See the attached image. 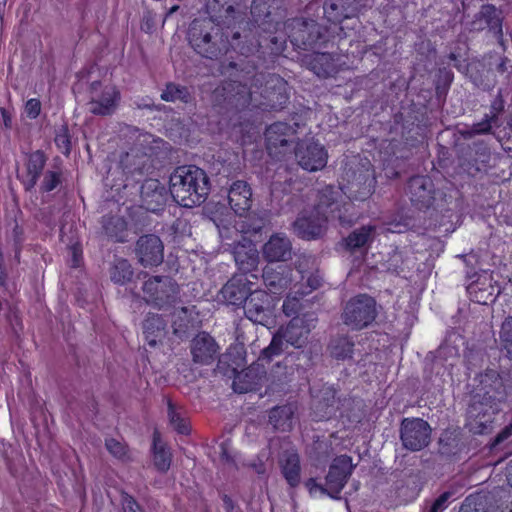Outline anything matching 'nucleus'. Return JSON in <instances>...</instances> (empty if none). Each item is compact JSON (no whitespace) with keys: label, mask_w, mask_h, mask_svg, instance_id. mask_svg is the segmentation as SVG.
Returning <instances> with one entry per match:
<instances>
[{"label":"nucleus","mask_w":512,"mask_h":512,"mask_svg":"<svg viewBox=\"0 0 512 512\" xmlns=\"http://www.w3.org/2000/svg\"><path fill=\"white\" fill-rule=\"evenodd\" d=\"M262 254L268 262H286L292 258V244L283 233H275L263 245Z\"/></svg>","instance_id":"obj_26"},{"label":"nucleus","mask_w":512,"mask_h":512,"mask_svg":"<svg viewBox=\"0 0 512 512\" xmlns=\"http://www.w3.org/2000/svg\"><path fill=\"white\" fill-rule=\"evenodd\" d=\"M89 111L96 116L112 115L120 102L119 90L113 85H103L100 81H93L89 85Z\"/></svg>","instance_id":"obj_6"},{"label":"nucleus","mask_w":512,"mask_h":512,"mask_svg":"<svg viewBox=\"0 0 512 512\" xmlns=\"http://www.w3.org/2000/svg\"><path fill=\"white\" fill-rule=\"evenodd\" d=\"M298 123L285 122L271 124L265 131L266 148L270 156L281 159L291 150L292 138L297 132Z\"/></svg>","instance_id":"obj_12"},{"label":"nucleus","mask_w":512,"mask_h":512,"mask_svg":"<svg viewBox=\"0 0 512 512\" xmlns=\"http://www.w3.org/2000/svg\"><path fill=\"white\" fill-rule=\"evenodd\" d=\"M142 289L147 301L158 307L173 304L179 297V285L169 276H153Z\"/></svg>","instance_id":"obj_11"},{"label":"nucleus","mask_w":512,"mask_h":512,"mask_svg":"<svg viewBox=\"0 0 512 512\" xmlns=\"http://www.w3.org/2000/svg\"><path fill=\"white\" fill-rule=\"evenodd\" d=\"M290 26V42L299 49H313L327 42V29L315 20L295 18Z\"/></svg>","instance_id":"obj_4"},{"label":"nucleus","mask_w":512,"mask_h":512,"mask_svg":"<svg viewBox=\"0 0 512 512\" xmlns=\"http://www.w3.org/2000/svg\"><path fill=\"white\" fill-rule=\"evenodd\" d=\"M499 410V406L488 403L479 396H471L466 410V427L475 435L490 433Z\"/></svg>","instance_id":"obj_5"},{"label":"nucleus","mask_w":512,"mask_h":512,"mask_svg":"<svg viewBox=\"0 0 512 512\" xmlns=\"http://www.w3.org/2000/svg\"><path fill=\"white\" fill-rule=\"evenodd\" d=\"M341 400L332 386H324L313 402V414L317 421L329 420L340 409Z\"/></svg>","instance_id":"obj_24"},{"label":"nucleus","mask_w":512,"mask_h":512,"mask_svg":"<svg viewBox=\"0 0 512 512\" xmlns=\"http://www.w3.org/2000/svg\"><path fill=\"white\" fill-rule=\"evenodd\" d=\"M105 446L107 450L118 459H123L127 454L126 446L114 438L106 439Z\"/></svg>","instance_id":"obj_58"},{"label":"nucleus","mask_w":512,"mask_h":512,"mask_svg":"<svg viewBox=\"0 0 512 512\" xmlns=\"http://www.w3.org/2000/svg\"><path fill=\"white\" fill-rule=\"evenodd\" d=\"M342 4L341 8L344 9L345 15L347 18H352L356 16L362 7L365 4L362 3V0H339Z\"/></svg>","instance_id":"obj_60"},{"label":"nucleus","mask_w":512,"mask_h":512,"mask_svg":"<svg viewBox=\"0 0 512 512\" xmlns=\"http://www.w3.org/2000/svg\"><path fill=\"white\" fill-rule=\"evenodd\" d=\"M402 263V256L400 253L395 252L390 257L388 261L387 270L391 271L392 273L399 274L403 271L402 266L399 263Z\"/></svg>","instance_id":"obj_64"},{"label":"nucleus","mask_w":512,"mask_h":512,"mask_svg":"<svg viewBox=\"0 0 512 512\" xmlns=\"http://www.w3.org/2000/svg\"><path fill=\"white\" fill-rule=\"evenodd\" d=\"M317 318L313 313H304L301 316H294L284 326H281L277 333L286 344L296 349H302L308 343L309 335L315 328Z\"/></svg>","instance_id":"obj_8"},{"label":"nucleus","mask_w":512,"mask_h":512,"mask_svg":"<svg viewBox=\"0 0 512 512\" xmlns=\"http://www.w3.org/2000/svg\"><path fill=\"white\" fill-rule=\"evenodd\" d=\"M264 284L273 293H280L286 286L287 279L272 267L266 266L262 272Z\"/></svg>","instance_id":"obj_49"},{"label":"nucleus","mask_w":512,"mask_h":512,"mask_svg":"<svg viewBox=\"0 0 512 512\" xmlns=\"http://www.w3.org/2000/svg\"><path fill=\"white\" fill-rule=\"evenodd\" d=\"M61 182V175L59 172L47 171L42 181L41 190L50 192L54 190Z\"/></svg>","instance_id":"obj_59"},{"label":"nucleus","mask_w":512,"mask_h":512,"mask_svg":"<svg viewBox=\"0 0 512 512\" xmlns=\"http://www.w3.org/2000/svg\"><path fill=\"white\" fill-rule=\"evenodd\" d=\"M41 112V102L36 98L29 99L25 104V113L30 119H35Z\"/></svg>","instance_id":"obj_63"},{"label":"nucleus","mask_w":512,"mask_h":512,"mask_svg":"<svg viewBox=\"0 0 512 512\" xmlns=\"http://www.w3.org/2000/svg\"><path fill=\"white\" fill-rule=\"evenodd\" d=\"M120 165L127 177L140 181L136 176H144L150 169L149 158L146 154L131 150L120 159Z\"/></svg>","instance_id":"obj_32"},{"label":"nucleus","mask_w":512,"mask_h":512,"mask_svg":"<svg viewBox=\"0 0 512 512\" xmlns=\"http://www.w3.org/2000/svg\"><path fill=\"white\" fill-rule=\"evenodd\" d=\"M110 279L117 285H125L130 282L134 275L132 265L127 259H115L109 269Z\"/></svg>","instance_id":"obj_43"},{"label":"nucleus","mask_w":512,"mask_h":512,"mask_svg":"<svg viewBox=\"0 0 512 512\" xmlns=\"http://www.w3.org/2000/svg\"><path fill=\"white\" fill-rule=\"evenodd\" d=\"M160 97L163 101L166 102L180 101L184 104H188L193 100V97L186 86H182L173 82L166 84Z\"/></svg>","instance_id":"obj_46"},{"label":"nucleus","mask_w":512,"mask_h":512,"mask_svg":"<svg viewBox=\"0 0 512 512\" xmlns=\"http://www.w3.org/2000/svg\"><path fill=\"white\" fill-rule=\"evenodd\" d=\"M452 495L453 493L450 491L443 492L434 500L428 512H443L448 507Z\"/></svg>","instance_id":"obj_61"},{"label":"nucleus","mask_w":512,"mask_h":512,"mask_svg":"<svg viewBox=\"0 0 512 512\" xmlns=\"http://www.w3.org/2000/svg\"><path fill=\"white\" fill-rule=\"evenodd\" d=\"M504 106L503 91L499 89L494 100L491 102L490 113L487 115L498 123L499 115L504 111Z\"/></svg>","instance_id":"obj_57"},{"label":"nucleus","mask_w":512,"mask_h":512,"mask_svg":"<svg viewBox=\"0 0 512 512\" xmlns=\"http://www.w3.org/2000/svg\"><path fill=\"white\" fill-rule=\"evenodd\" d=\"M189 41L195 51L205 58L214 59L221 54L220 48L212 42L210 33L198 32L196 27L190 29Z\"/></svg>","instance_id":"obj_35"},{"label":"nucleus","mask_w":512,"mask_h":512,"mask_svg":"<svg viewBox=\"0 0 512 512\" xmlns=\"http://www.w3.org/2000/svg\"><path fill=\"white\" fill-rule=\"evenodd\" d=\"M265 378L264 365L256 361L235 375L232 386L237 393H247L257 390Z\"/></svg>","instance_id":"obj_25"},{"label":"nucleus","mask_w":512,"mask_h":512,"mask_svg":"<svg viewBox=\"0 0 512 512\" xmlns=\"http://www.w3.org/2000/svg\"><path fill=\"white\" fill-rule=\"evenodd\" d=\"M253 281L244 274H234L220 293L227 304L243 305L252 291Z\"/></svg>","instance_id":"obj_23"},{"label":"nucleus","mask_w":512,"mask_h":512,"mask_svg":"<svg viewBox=\"0 0 512 512\" xmlns=\"http://www.w3.org/2000/svg\"><path fill=\"white\" fill-rule=\"evenodd\" d=\"M375 177L369 169H361L352 173V179L348 180V190L352 199L364 201L369 198L375 188Z\"/></svg>","instance_id":"obj_27"},{"label":"nucleus","mask_w":512,"mask_h":512,"mask_svg":"<svg viewBox=\"0 0 512 512\" xmlns=\"http://www.w3.org/2000/svg\"><path fill=\"white\" fill-rule=\"evenodd\" d=\"M339 60L338 54L316 52L310 56L308 65L318 77L328 78L338 72Z\"/></svg>","instance_id":"obj_30"},{"label":"nucleus","mask_w":512,"mask_h":512,"mask_svg":"<svg viewBox=\"0 0 512 512\" xmlns=\"http://www.w3.org/2000/svg\"><path fill=\"white\" fill-rule=\"evenodd\" d=\"M322 282L323 277L319 271L316 270L307 276L305 284H300L298 287H302L303 292H306V295L308 296L314 290L319 289L322 286Z\"/></svg>","instance_id":"obj_55"},{"label":"nucleus","mask_w":512,"mask_h":512,"mask_svg":"<svg viewBox=\"0 0 512 512\" xmlns=\"http://www.w3.org/2000/svg\"><path fill=\"white\" fill-rule=\"evenodd\" d=\"M121 506L123 512H144V508L137 502V500L125 491H121Z\"/></svg>","instance_id":"obj_56"},{"label":"nucleus","mask_w":512,"mask_h":512,"mask_svg":"<svg viewBox=\"0 0 512 512\" xmlns=\"http://www.w3.org/2000/svg\"><path fill=\"white\" fill-rule=\"evenodd\" d=\"M358 220V213L351 201H342L338 208L328 216V221L337 222L340 227L349 228Z\"/></svg>","instance_id":"obj_41"},{"label":"nucleus","mask_w":512,"mask_h":512,"mask_svg":"<svg viewBox=\"0 0 512 512\" xmlns=\"http://www.w3.org/2000/svg\"><path fill=\"white\" fill-rule=\"evenodd\" d=\"M459 512H489L486 497L481 494L469 495L463 501Z\"/></svg>","instance_id":"obj_52"},{"label":"nucleus","mask_w":512,"mask_h":512,"mask_svg":"<svg viewBox=\"0 0 512 512\" xmlns=\"http://www.w3.org/2000/svg\"><path fill=\"white\" fill-rule=\"evenodd\" d=\"M500 340L506 356L512 360V317L507 318L500 331Z\"/></svg>","instance_id":"obj_53"},{"label":"nucleus","mask_w":512,"mask_h":512,"mask_svg":"<svg viewBox=\"0 0 512 512\" xmlns=\"http://www.w3.org/2000/svg\"><path fill=\"white\" fill-rule=\"evenodd\" d=\"M466 277L468 279L476 277L466 287L467 293L473 302L488 305L493 303L500 294V287L493 281L491 274L486 271L478 274L472 268H469L466 271Z\"/></svg>","instance_id":"obj_13"},{"label":"nucleus","mask_w":512,"mask_h":512,"mask_svg":"<svg viewBox=\"0 0 512 512\" xmlns=\"http://www.w3.org/2000/svg\"><path fill=\"white\" fill-rule=\"evenodd\" d=\"M437 87H449L454 79V74L451 69L447 67L439 68L437 71Z\"/></svg>","instance_id":"obj_62"},{"label":"nucleus","mask_w":512,"mask_h":512,"mask_svg":"<svg viewBox=\"0 0 512 512\" xmlns=\"http://www.w3.org/2000/svg\"><path fill=\"white\" fill-rule=\"evenodd\" d=\"M493 126L499 125L495 120L485 114L480 122L474 123L470 126L465 125L463 128H459L458 134L463 139L469 140L476 135H485L491 133Z\"/></svg>","instance_id":"obj_45"},{"label":"nucleus","mask_w":512,"mask_h":512,"mask_svg":"<svg viewBox=\"0 0 512 512\" xmlns=\"http://www.w3.org/2000/svg\"><path fill=\"white\" fill-rule=\"evenodd\" d=\"M220 347L216 340L207 332L195 335L190 342L192 361L197 365H211L219 357Z\"/></svg>","instance_id":"obj_19"},{"label":"nucleus","mask_w":512,"mask_h":512,"mask_svg":"<svg viewBox=\"0 0 512 512\" xmlns=\"http://www.w3.org/2000/svg\"><path fill=\"white\" fill-rule=\"evenodd\" d=\"M293 410L289 405L276 406L269 412V423L276 430L287 431L291 428Z\"/></svg>","instance_id":"obj_44"},{"label":"nucleus","mask_w":512,"mask_h":512,"mask_svg":"<svg viewBox=\"0 0 512 512\" xmlns=\"http://www.w3.org/2000/svg\"><path fill=\"white\" fill-rule=\"evenodd\" d=\"M343 201V192L339 187L327 185L318 191L317 203L313 209L320 214L330 216L334 208H338Z\"/></svg>","instance_id":"obj_33"},{"label":"nucleus","mask_w":512,"mask_h":512,"mask_svg":"<svg viewBox=\"0 0 512 512\" xmlns=\"http://www.w3.org/2000/svg\"><path fill=\"white\" fill-rule=\"evenodd\" d=\"M152 453L155 468L161 473H166L171 466L172 455L157 431L153 433Z\"/></svg>","instance_id":"obj_39"},{"label":"nucleus","mask_w":512,"mask_h":512,"mask_svg":"<svg viewBox=\"0 0 512 512\" xmlns=\"http://www.w3.org/2000/svg\"><path fill=\"white\" fill-rule=\"evenodd\" d=\"M252 191L247 182L237 180L233 182L228 191V202L233 211L242 216L251 207Z\"/></svg>","instance_id":"obj_29"},{"label":"nucleus","mask_w":512,"mask_h":512,"mask_svg":"<svg viewBox=\"0 0 512 512\" xmlns=\"http://www.w3.org/2000/svg\"><path fill=\"white\" fill-rule=\"evenodd\" d=\"M431 431L429 423L421 418H404L400 424V440L407 450L420 451L429 445Z\"/></svg>","instance_id":"obj_9"},{"label":"nucleus","mask_w":512,"mask_h":512,"mask_svg":"<svg viewBox=\"0 0 512 512\" xmlns=\"http://www.w3.org/2000/svg\"><path fill=\"white\" fill-rule=\"evenodd\" d=\"M342 4L339 0H326L323 5L325 18L334 24L341 23L347 19L344 9L341 8Z\"/></svg>","instance_id":"obj_50"},{"label":"nucleus","mask_w":512,"mask_h":512,"mask_svg":"<svg viewBox=\"0 0 512 512\" xmlns=\"http://www.w3.org/2000/svg\"><path fill=\"white\" fill-rule=\"evenodd\" d=\"M294 153L298 164L309 172L321 170L327 164V151L312 139L298 141Z\"/></svg>","instance_id":"obj_15"},{"label":"nucleus","mask_w":512,"mask_h":512,"mask_svg":"<svg viewBox=\"0 0 512 512\" xmlns=\"http://www.w3.org/2000/svg\"><path fill=\"white\" fill-rule=\"evenodd\" d=\"M281 472L290 487L295 488L300 484V458L297 453L286 454L280 462Z\"/></svg>","instance_id":"obj_40"},{"label":"nucleus","mask_w":512,"mask_h":512,"mask_svg":"<svg viewBox=\"0 0 512 512\" xmlns=\"http://www.w3.org/2000/svg\"><path fill=\"white\" fill-rule=\"evenodd\" d=\"M512 392V376L509 372L486 369L479 375L478 391L473 396L500 407Z\"/></svg>","instance_id":"obj_3"},{"label":"nucleus","mask_w":512,"mask_h":512,"mask_svg":"<svg viewBox=\"0 0 512 512\" xmlns=\"http://www.w3.org/2000/svg\"><path fill=\"white\" fill-rule=\"evenodd\" d=\"M306 296V292H303L302 287H295L283 302V313L288 317L300 316L299 314L311 303L310 299L305 298Z\"/></svg>","instance_id":"obj_38"},{"label":"nucleus","mask_w":512,"mask_h":512,"mask_svg":"<svg viewBox=\"0 0 512 512\" xmlns=\"http://www.w3.org/2000/svg\"><path fill=\"white\" fill-rule=\"evenodd\" d=\"M245 316L256 324L265 325L270 318L271 296L264 290H252L243 304Z\"/></svg>","instance_id":"obj_20"},{"label":"nucleus","mask_w":512,"mask_h":512,"mask_svg":"<svg viewBox=\"0 0 512 512\" xmlns=\"http://www.w3.org/2000/svg\"><path fill=\"white\" fill-rule=\"evenodd\" d=\"M102 229L105 234L115 242H125L127 222L120 215H104L102 217Z\"/></svg>","instance_id":"obj_37"},{"label":"nucleus","mask_w":512,"mask_h":512,"mask_svg":"<svg viewBox=\"0 0 512 512\" xmlns=\"http://www.w3.org/2000/svg\"><path fill=\"white\" fill-rule=\"evenodd\" d=\"M375 233V226L363 225L358 229L353 230L345 239L346 248L350 251L365 247L373 240Z\"/></svg>","instance_id":"obj_42"},{"label":"nucleus","mask_w":512,"mask_h":512,"mask_svg":"<svg viewBox=\"0 0 512 512\" xmlns=\"http://www.w3.org/2000/svg\"><path fill=\"white\" fill-rule=\"evenodd\" d=\"M291 363L297 371H307L313 366V353L310 349H299L297 352L289 353L283 360L278 362L272 370L271 376L277 377L272 383L283 385L287 382V364Z\"/></svg>","instance_id":"obj_21"},{"label":"nucleus","mask_w":512,"mask_h":512,"mask_svg":"<svg viewBox=\"0 0 512 512\" xmlns=\"http://www.w3.org/2000/svg\"><path fill=\"white\" fill-rule=\"evenodd\" d=\"M222 96L224 100L229 104L238 105L241 103L244 104L246 102L247 89L246 86L235 82H225L221 88Z\"/></svg>","instance_id":"obj_47"},{"label":"nucleus","mask_w":512,"mask_h":512,"mask_svg":"<svg viewBox=\"0 0 512 512\" xmlns=\"http://www.w3.org/2000/svg\"><path fill=\"white\" fill-rule=\"evenodd\" d=\"M354 468L355 465L352 463L351 456L344 454L334 458L325 477V488L322 489V494L340 500V493L347 484Z\"/></svg>","instance_id":"obj_7"},{"label":"nucleus","mask_w":512,"mask_h":512,"mask_svg":"<svg viewBox=\"0 0 512 512\" xmlns=\"http://www.w3.org/2000/svg\"><path fill=\"white\" fill-rule=\"evenodd\" d=\"M284 344L285 341L276 332L273 335L270 344L261 351L257 361L263 365L264 363H270L274 357L279 356L283 353Z\"/></svg>","instance_id":"obj_48"},{"label":"nucleus","mask_w":512,"mask_h":512,"mask_svg":"<svg viewBox=\"0 0 512 512\" xmlns=\"http://www.w3.org/2000/svg\"><path fill=\"white\" fill-rule=\"evenodd\" d=\"M503 17L493 4H484L474 15L469 24V30L472 32H481L488 29L497 38L499 42L503 40Z\"/></svg>","instance_id":"obj_16"},{"label":"nucleus","mask_w":512,"mask_h":512,"mask_svg":"<svg viewBox=\"0 0 512 512\" xmlns=\"http://www.w3.org/2000/svg\"><path fill=\"white\" fill-rule=\"evenodd\" d=\"M168 418L172 428L177 433L187 435L190 432L188 420L176 411L175 406L171 401L168 402Z\"/></svg>","instance_id":"obj_51"},{"label":"nucleus","mask_w":512,"mask_h":512,"mask_svg":"<svg viewBox=\"0 0 512 512\" xmlns=\"http://www.w3.org/2000/svg\"><path fill=\"white\" fill-rule=\"evenodd\" d=\"M55 144L57 148L66 156L71 152V139L69 129L66 125L61 126L55 134Z\"/></svg>","instance_id":"obj_54"},{"label":"nucleus","mask_w":512,"mask_h":512,"mask_svg":"<svg viewBox=\"0 0 512 512\" xmlns=\"http://www.w3.org/2000/svg\"><path fill=\"white\" fill-rule=\"evenodd\" d=\"M354 348L355 343L350 336L338 335L330 340L327 351L337 361H349L353 359Z\"/></svg>","instance_id":"obj_36"},{"label":"nucleus","mask_w":512,"mask_h":512,"mask_svg":"<svg viewBox=\"0 0 512 512\" xmlns=\"http://www.w3.org/2000/svg\"><path fill=\"white\" fill-rule=\"evenodd\" d=\"M234 259L239 270L238 274H244L250 279L258 278L255 272L258 270L259 253L254 246H237L234 251Z\"/></svg>","instance_id":"obj_28"},{"label":"nucleus","mask_w":512,"mask_h":512,"mask_svg":"<svg viewBox=\"0 0 512 512\" xmlns=\"http://www.w3.org/2000/svg\"><path fill=\"white\" fill-rule=\"evenodd\" d=\"M46 161L47 158L41 150H36L27 155L26 178L23 180L25 190L30 191L36 186Z\"/></svg>","instance_id":"obj_34"},{"label":"nucleus","mask_w":512,"mask_h":512,"mask_svg":"<svg viewBox=\"0 0 512 512\" xmlns=\"http://www.w3.org/2000/svg\"><path fill=\"white\" fill-rule=\"evenodd\" d=\"M166 326L167 323L161 315L154 313L147 314L143 321L142 328L144 338L151 348L162 344L166 336Z\"/></svg>","instance_id":"obj_31"},{"label":"nucleus","mask_w":512,"mask_h":512,"mask_svg":"<svg viewBox=\"0 0 512 512\" xmlns=\"http://www.w3.org/2000/svg\"><path fill=\"white\" fill-rule=\"evenodd\" d=\"M328 216L316 210L305 211L293 222L295 234L304 240H314L321 237L325 231Z\"/></svg>","instance_id":"obj_17"},{"label":"nucleus","mask_w":512,"mask_h":512,"mask_svg":"<svg viewBox=\"0 0 512 512\" xmlns=\"http://www.w3.org/2000/svg\"><path fill=\"white\" fill-rule=\"evenodd\" d=\"M210 190L207 173L195 165L179 166L170 175V195L182 207L200 206L206 201Z\"/></svg>","instance_id":"obj_1"},{"label":"nucleus","mask_w":512,"mask_h":512,"mask_svg":"<svg viewBox=\"0 0 512 512\" xmlns=\"http://www.w3.org/2000/svg\"><path fill=\"white\" fill-rule=\"evenodd\" d=\"M377 314L376 300L368 294H358L346 302L341 319L351 330L359 331L370 326Z\"/></svg>","instance_id":"obj_2"},{"label":"nucleus","mask_w":512,"mask_h":512,"mask_svg":"<svg viewBox=\"0 0 512 512\" xmlns=\"http://www.w3.org/2000/svg\"><path fill=\"white\" fill-rule=\"evenodd\" d=\"M135 254L142 266H158L164 259L163 242L155 234L143 235L136 242Z\"/></svg>","instance_id":"obj_18"},{"label":"nucleus","mask_w":512,"mask_h":512,"mask_svg":"<svg viewBox=\"0 0 512 512\" xmlns=\"http://www.w3.org/2000/svg\"><path fill=\"white\" fill-rule=\"evenodd\" d=\"M492 154L485 141L478 140L462 149L459 156L460 167L471 176L486 173L491 168Z\"/></svg>","instance_id":"obj_10"},{"label":"nucleus","mask_w":512,"mask_h":512,"mask_svg":"<svg viewBox=\"0 0 512 512\" xmlns=\"http://www.w3.org/2000/svg\"><path fill=\"white\" fill-rule=\"evenodd\" d=\"M142 206L150 212L157 213L164 209L169 194L166 187L157 179H147L140 189Z\"/></svg>","instance_id":"obj_22"},{"label":"nucleus","mask_w":512,"mask_h":512,"mask_svg":"<svg viewBox=\"0 0 512 512\" xmlns=\"http://www.w3.org/2000/svg\"><path fill=\"white\" fill-rule=\"evenodd\" d=\"M407 194L415 208L427 210L435 207L439 191L436 190L431 177L427 175H416L408 180Z\"/></svg>","instance_id":"obj_14"}]
</instances>
